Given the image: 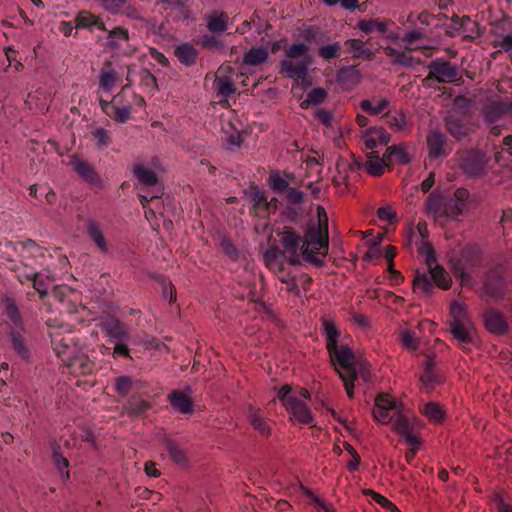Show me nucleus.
Returning a JSON list of instances; mask_svg holds the SVG:
<instances>
[{
  "mask_svg": "<svg viewBox=\"0 0 512 512\" xmlns=\"http://www.w3.org/2000/svg\"><path fill=\"white\" fill-rule=\"evenodd\" d=\"M50 336L57 355L70 369L72 374L87 375L93 371L95 364L87 355L77 351L76 347L71 344L72 339L61 338L58 340L53 332H50Z\"/></svg>",
  "mask_w": 512,
  "mask_h": 512,
  "instance_id": "obj_1",
  "label": "nucleus"
},
{
  "mask_svg": "<svg viewBox=\"0 0 512 512\" xmlns=\"http://www.w3.org/2000/svg\"><path fill=\"white\" fill-rule=\"evenodd\" d=\"M319 225L318 228H310L301 245L302 251L319 252L328 248V219L323 207H318Z\"/></svg>",
  "mask_w": 512,
  "mask_h": 512,
  "instance_id": "obj_2",
  "label": "nucleus"
},
{
  "mask_svg": "<svg viewBox=\"0 0 512 512\" xmlns=\"http://www.w3.org/2000/svg\"><path fill=\"white\" fill-rule=\"evenodd\" d=\"M279 242L282 246V252L287 257L291 265L300 264V254H302L303 238L291 227H284L277 232Z\"/></svg>",
  "mask_w": 512,
  "mask_h": 512,
  "instance_id": "obj_3",
  "label": "nucleus"
},
{
  "mask_svg": "<svg viewBox=\"0 0 512 512\" xmlns=\"http://www.w3.org/2000/svg\"><path fill=\"white\" fill-rule=\"evenodd\" d=\"M128 87V84L123 86L121 91L111 101L100 99V106L103 112L121 123L127 121L131 114V103L124 100Z\"/></svg>",
  "mask_w": 512,
  "mask_h": 512,
  "instance_id": "obj_4",
  "label": "nucleus"
},
{
  "mask_svg": "<svg viewBox=\"0 0 512 512\" xmlns=\"http://www.w3.org/2000/svg\"><path fill=\"white\" fill-rule=\"evenodd\" d=\"M429 73L423 82L429 85L430 80H436L438 83L457 82L461 76L457 68L449 61L442 58L435 59L428 64Z\"/></svg>",
  "mask_w": 512,
  "mask_h": 512,
  "instance_id": "obj_5",
  "label": "nucleus"
},
{
  "mask_svg": "<svg viewBox=\"0 0 512 512\" xmlns=\"http://www.w3.org/2000/svg\"><path fill=\"white\" fill-rule=\"evenodd\" d=\"M332 363L342 369V373H356V357L348 345L338 344L327 349Z\"/></svg>",
  "mask_w": 512,
  "mask_h": 512,
  "instance_id": "obj_6",
  "label": "nucleus"
},
{
  "mask_svg": "<svg viewBox=\"0 0 512 512\" xmlns=\"http://www.w3.org/2000/svg\"><path fill=\"white\" fill-rule=\"evenodd\" d=\"M506 293L507 282L505 278L496 271L489 272L483 284L481 297L498 302L505 298Z\"/></svg>",
  "mask_w": 512,
  "mask_h": 512,
  "instance_id": "obj_7",
  "label": "nucleus"
},
{
  "mask_svg": "<svg viewBox=\"0 0 512 512\" xmlns=\"http://www.w3.org/2000/svg\"><path fill=\"white\" fill-rule=\"evenodd\" d=\"M311 58L283 59L279 63V73L286 78L304 79L308 74Z\"/></svg>",
  "mask_w": 512,
  "mask_h": 512,
  "instance_id": "obj_8",
  "label": "nucleus"
},
{
  "mask_svg": "<svg viewBox=\"0 0 512 512\" xmlns=\"http://www.w3.org/2000/svg\"><path fill=\"white\" fill-rule=\"evenodd\" d=\"M484 326L494 335H504L509 331V323L505 315L497 308H487L483 313Z\"/></svg>",
  "mask_w": 512,
  "mask_h": 512,
  "instance_id": "obj_9",
  "label": "nucleus"
},
{
  "mask_svg": "<svg viewBox=\"0 0 512 512\" xmlns=\"http://www.w3.org/2000/svg\"><path fill=\"white\" fill-rule=\"evenodd\" d=\"M137 79H139L141 87L146 92L153 93L157 90L156 79L148 70L139 68L136 65H128L126 75L128 85H132Z\"/></svg>",
  "mask_w": 512,
  "mask_h": 512,
  "instance_id": "obj_10",
  "label": "nucleus"
},
{
  "mask_svg": "<svg viewBox=\"0 0 512 512\" xmlns=\"http://www.w3.org/2000/svg\"><path fill=\"white\" fill-rule=\"evenodd\" d=\"M286 410L292 415V418L302 425L316 426L310 408L303 402L302 399L297 398L294 401L288 402Z\"/></svg>",
  "mask_w": 512,
  "mask_h": 512,
  "instance_id": "obj_11",
  "label": "nucleus"
},
{
  "mask_svg": "<svg viewBox=\"0 0 512 512\" xmlns=\"http://www.w3.org/2000/svg\"><path fill=\"white\" fill-rule=\"evenodd\" d=\"M460 167L469 176H479L485 167L482 157L474 152L468 151L460 158Z\"/></svg>",
  "mask_w": 512,
  "mask_h": 512,
  "instance_id": "obj_12",
  "label": "nucleus"
},
{
  "mask_svg": "<svg viewBox=\"0 0 512 512\" xmlns=\"http://www.w3.org/2000/svg\"><path fill=\"white\" fill-rule=\"evenodd\" d=\"M71 166L77 172V174L87 183L92 185H99L101 180L93 166L86 160L81 159L77 156L71 158Z\"/></svg>",
  "mask_w": 512,
  "mask_h": 512,
  "instance_id": "obj_13",
  "label": "nucleus"
},
{
  "mask_svg": "<svg viewBox=\"0 0 512 512\" xmlns=\"http://www.w3.org/2000/svg\"><path fill=\"white\" fill-rule=\"evenodd\" d=\"M427 147L429 149V156L431 158H438L446 156L447 139L440 131H431L427 135Z\"/></svg>",
  "mask_w": 512,
  "mask_h": 512,
  "instance_id": "obj_14",
  "label": "nucleus"
},
{
  "mask_svg": "<svg viewBox=\"0 0 512 512\" xmlns=\"http://www.w3.org/2000/svg\"><path fill=\"white\" fill-rule=\"evenodd\" d=\"M337 82L345 90H351L361 81V73L356 66L341 68L336 75Z\"/></svg>",
  "mask_w": 512,
  "mask_h": 512,
  "instance_id": "obj_15",
  "label": "nucleus"
},
{
  "mask_svg": "<svg viewBox=\"0 0 512 512\" xmlns=\"http://www.w3.org/2000/svg\"><path fill=\"white\" fill-rule=\"evenodd\" d=\"M119 79V73L113 68L110 62H106L99 73V90L110 93Z\"/></svg>",
  "mask_w": 512,
  "mask_h": 512,
  "instance_id": "obj_16",
  "label": "nucleus"
},
{
  "mask_svg": "<svg viewBox=\"0 0 512 512\" xmlns=\"http://www.w3.org/2000/svg\"><path fill=\"white\" fill-rule=\"evenodd\" d=\"M445 128L457 140L463 139L471 131L470 126L464 120L454 115H449L445 118Z\"/></svg>",
  "mask_w": 512,
  "mask_h": 512,
  "instance_id": "obj_17",
  "label": "nucleus"
},
{
  "mask_svg": "<svg viewBox=\"0 0 512 512\" xmlns=\"http://www.w3.org/2000/svg\"><path fill=\"white\" fill-rule=\"evenodd\" d=\"M86 230L89 238L97 248L101 252L107 253L109 251V245L104 237L100 223L95 220H89L86 225Z\"/></svg>",
  "mask_w": 512,
  "mask_h": 512,
  "instance_id": "obj_18",
  "label": "nucleus"
},
{
  "mask_svg": "<svg viewBox=\"0 0 512 512\" xmlns=\"http://www.w3.org/2000/svg\"><path fill=\"white\" fill-rule=\"evenodd\" d=\"M450 332L453 337L462 344L471 343L475 330L470 322L450 324Z\"/></svg>",
  "mask_w": 512,
  "mask_h": 512,
  "instance_id": "obj_19",
  "label": "nucleus"
},
{
  "mask_svg": "<svg viewBox=\"0 0 512 512\" xmlns=\"http://www.w3.org/2000/svg\"><path fill=\"white\" fill-rule=\"evenodd\" d=\"M102 328L115 342L126 341L128 339V334L124 325L116 319L110 318L105 320L102 322Z\"/></svg>",
  "mask_w": 512,
  "mask_h": 512,
  "instance_id": "obj_20",
  "label": "nucleus"
},
{
  "mask_svg": "<svg viewBox=\"0 0 512 512\" xmlns=\"http://www.w3.org/2000/svg\"><path fill=\"white\" fill-rule=\"evenodd\" d=\"M171 406L182 414L193 412V403L190 397L182 391H174L169 396Z\"/></svg>",
  "mask_w": 512,
  "mask_h": 512,
  "instance_id": "obj_21",
  "label": "nucleus"
},
{
  "mask_svg": "<svg viewBox=\"0 0 512 512\" xmlns=\"http://www.w3.org/2000/svg\"><path fill=\"white\" fill-rule=\"evenodd\" d=\"M133 172L138 181L143 186L153 189H156V187H161L160 185H158V178L156 174L149 168L141 164H137L134 166Z\"/></svg>",
  "mask_w": 512,
  "mask_h": 512,
  "instance_id": "obj_22",
  "label": "nucleus"
},
{
  "mask_svg": "<svg viewBox=\"0 0 512 512\" xmlns=\"http://www.w3.org/2000/svg\"><path fill=\"white\" fill-rule=\"evenodd\" d=\"M392 23L389 19H362L358 22V28L366 33L370 34L374 31H379L380 33H385L388 30L389 25Z\"/></svg>",
  "mask_w": 512,
  "mask_h": 512,
  "instance_id": "obj_23",
  "label": "nucleus"
},
{
  "mask_svg": "<svg viewBox=\"0 0 512 512\" xmlns=\"http://www.w3.org/2000/svg\"><path fill=\"white\" fill-rule=\"evenodd\" d=\"M283 259L287 260V257L277 246L270 247L263 255L265 265L272 271L281 269L282 264H284Z\"/></svg>",
  "mask_w": 512,
  "mask_h": 512,
  "instance_id": "obj_24",
  "label": "nucleus"
},
{
  "mask_svg": "<svg viewBox=\"0 0 512 512\" xmlns=\"http://www.w3.org/2000/svg\"><path fill=\"white\" fill-rule=\"evenodd\" d=\"M248 420L253 428L262 436L268 437L271 433V426L259 410L250 409Z\"/></svg>",
  "mask_w": 512,
  "mask_h": 512,
  "instance_id": "obj_25",
  "label": "nucleus"
},
{
  "mask_svg": "<svg viewBox=\"0 0 512 512\" xmlns=\"http://www.w3.org/2000/svg\"><path fill=\"white\" fill-rule=\"evenodd\" d=\"M269 58L268 49L265 47H252L243 56V63L249 66H257L266 62Z\"/></svg>",
  "mask_w": 512,
  "mask_h": 512,
  "instance_id": "obj_26",
  "label": "nucleus"
},
{
  "mask_svg": "<svg viewBox=\"0 0 512 512\" xmlns=\"http://www.w3.org/2000/svg\"><path fill=\"white\" fill-rule=\"evenodd\" d=\"M429 273L433 282L441 289H449L451 286L452 279L449 273L440 265L431 264V267H428Z\"/></svg>",
  "mask_w": 512,
  "mask_h": 512,
  "instance_id": "obj_27",
  "label": "nucleus"
},
{
  "mask_svg": "<svg viewBox=\"0 0 512 512\" xmlns=\"http://www.w3.org/2000/svg\"><path fill=\"white\" fill-rule=\"evenodd\" d=\"M421 382L429 389L443 381V377L435 370L434 362L430 359L426 360L425 371L421 375Z\"/></svg>",
  "mask_w": 512,
  "mask_h": 512,
  "instance_id": "obj_28",
  "label": "nucleus"
},
{
  "mask_svg": "<svg viewBox=\"0 0 512 512\" xmlns=\"http://www.w3.org/2000/svg\"><path fill=\"white\" fill-rule=\"evenodd\" d=\"M445 200L440 194L432 192L425 201L426 212L436 218L443 216Z\"/></svg>",
  "mask_w": 512,
  "mask_h": 512,
  "instance_id": "obj_29",
  "label": "nucleus"
},
{
  "mask_svg": "<svg viewBox=\"0 0 512 512\" xmlns=\"http://www.w3.org/2000/svg\"><path fill=\"white\" fill-rule=\"evenodd\" d=\"M76 27L79 29L83 28H96L98 30H106L104 24L99 21L94 15L87 11H81L78 13L76 19Z\"/></svg>",
  "mask_w": 512,
  "mask_h": 512,
  "instance_id": "obj_30",
  "label": "nucleus"
},
{
  "mask_svg": "<svg viewBox=\"0 0 512 512\" xmlns=\"http://www.w3.org/2000/svg\"><path fill=\"white\" fill-rule=\"evenodd\" d=\"M253 210L256 216L266 218L269 215L268 199L264 192L256 191L251 194Z\"/></svg>",
  "mask_w": 512,
  "mask_h": 512,
  "instance_id": "obj_31",
  "label": "nucleus"
},
{
  "mask_svg": "<svg viewBox=\"0 0 512 512\" xmlns=\"http://www.w3.org/2000/svg\"><path fill=\"white\" fill-rule=\"evenodd\" d=\"M49 95L43 90H36L33 93H29L25 103L30 108H37L39 110H45L48 107Z\"/></svg>",
  "mask_w": 512,
  "mask_h": 512,
  "instance_id": "obj_32",
  "label": "nucleus"
},
{
  "mask_svg": "<svg viewBox=\"0 0 512 512\" xmlns=\"http://www.w3.org/2000/svg\"><path fill=\"white\" fill-rule=\"evenodd\" d=\"M364 168L374 177H379L384 173L383 161H380V157L376 151H371L367 154Z\"/></svg>",
  "mask_w": 512,
  "mask_h": 512,
  "instance_id": "obj_33",
  "label": "nucleus"
},
{
  "mask_svg": "<svg viewBox=\"0 0 512 512\" xmlns=\"http://www.w3.org/2000/svg\"><path fill=\"white\" fill-rule=\"evenodd\" d=\"M413 290L429 296L434 290V285L428 275L417 272L413 280Z\"/></svg>",
  "mask_w": 512,
  "mask_h": 512,
  "instance_id": "obj_34",
  "label": "nucleus"
},
{
  "mask_svg": "<svg viewBox=\"0 0 512 512\" xmlns=\"http://www.w3.org/2000/svg\"><path fill=\"white\" fill-rule=\"evenodd\" d=\"M175 54L179 61L186 65L193 64L197 59V50L189 44L178 46L175 50Z\"/></svg>",
  "mask_w": 512,
  "mask_h": 512,
  "instance_id": "obj_35",
  "label": "nucleus"
},
{
  "mask_svg": "<svg viewBox=\"0 0 512 512\" xmlns=\"http://www.w3.org/2000/svg\"><path fill=\"white\" fill-rule=\"evenodd\" d=\"M309 46L306 43H294L285 50L287 59L311 58L308 54Z\"/></svg>",
  "mask_w": 512,
  "mask_h": 512,
  "instance_id": "obj_36",
  "label": "nucleus"
},
{
  "mask_svg": "<svg viewBox=\"0 0 512 512\" xmlns=\"http://www.w3.org/2000/svg\"><path fill=\"white\" fill-rule=\"evenodd\" d=\"M422 412L430 421L435 423H439L444 419V412L442 408L434 402L426 403Z\"/></svg>",
  "mask_w": 512,
  "mask_h": 512,
  "instance_id": "obj_37",
  "label": "nucleus"
},
{
  "mask_svg": "<svg viewBox=\"0 0 512 512\" xmlns=\"http://www.w3.org/2000/svg\"><path fill=\"white\" fill-rule=\"evenodd\" d=\"M395 415V420L393 424V431L398 434L399 436L403 437L409 432L412 431V428L410 426L409 420L406 416H404L400 410L397 411Z\"/></svg>",
  "mask_w": 512,
  "mask_h": 512,
  "instance_id": "obj_38",
  "label": "nucleus"
},
{
  "mask_svg": "<svg viewBox=\"0 0 512 512\" xmlns=\"http://www.w3.org/2000/svg\"><path fill=\"white\" fill-rule=\"evenodd\" d=\"M229 127L234 130L229 137L227 138V144L228 146L226 148L230 150H234L238 147H240L241 143L243 142L244 138L247 136V132L244 129H237L234 125V123L230 122Z\"/></svg>",
  "mask_w": 512,
  "mask_h": 512,
  "instance_id": "obj_39",
  "label": "nucleus"
},
{
  "mask_svg": "<svg viewBox=\"0 0 512 512\" xmlns=\"http://www.w3.org/2000/svg\"><path fill=\"white\" fill-rule=\"evenodd\" d=\"M389 106V101L387 99H380L377 101L376 105H372L370 100H363L360 102V108L370 114V115H378L383 112Z\"/></svg>",
  "mask_w": 512,
  "mask_h": 512,
  "instance_id": "obj_40",
  "label": "nucleus"
},
{
  "mask_svg": "<svg viewBox=\"0 0 512 512\" xmlns=\"http://www.w3.org/2000/svg\"><path fill=\"white\" fill-rule=\"evenodd\" d=\"M4 305V311L7 317L15 324V326L20 327L21 326V315L19 313V310L17 306L15 305L14 301L6 297L3 300Z\"/></svg>",
  "mask_w": 512,
  "mask_h": 512,
  "instance_id": "obj_41",
  "label": "nucleus"
},
{
  "mask_svg": "<svg viewBox=\"0 0 512 512\" xmlns=\"http://www.w3.org/2000/svg\"><path fill=\"white\" fill-rule=\"evenodd\" d=\"M129 39L127 30L123 28H114L109 31V44L116 48H123V42Z\"/></svg>",
  "mask_w": 512,
  "mask_h": 512,
  "instance_id": "obj_42",
  "label": "nucleus"
},
{
  "mask_svg": "<svg viewBox=\"0 0 512 512\" xmlns=\"http://www.w3.org/2000/svg\"><path fill=\"white\" fill-rule=\"evenodd\" d=\"M450 314L452 317L450 324L470 322L463 304L453 302L451 304Z\"/></svg>",
  "mask_w": 512,
  "mask_h": 512,
  "instance_id": "obj_43",
  "label": "nucleus"
},
{
  "mask_svg": "<svg viewBox=\"0 0 512 512\" xmlns=\"http://www.w3.org/2000/svg\"><path fill=\"white\" fill-rule=\"evenodd\" d=\"M323 329L326 336V348L337 344L339 332L335 324L328 320H323Z\"/></svg>",
  "mask_w": 512,
  "mask_h": 512,
  "instance_id": "obj_44",
  "label": "nucleus"
},
{
  "mask_svg": "<svg viewBox=\"0 0 512 512\" xmlns=\"http://www.w3.org/2000/svg\"><path fill=\"white\" fill-rule=\"evenodd\" d=\"M504 113H507L505 103H492L485 109V120L492 123Z\"/></svg>",
  "mask_w": 512,
  "mask_h": 512,
  "instance_id": "obj_45",
  "label": "nucleus"
},
{
  "mask_svg": "<svg viewBox=\"0 0 512 512\" xmlns=\"http://www.w3.org/2000/svg\"><path fill=\"white\" fill-rule=\"evenodd\" d=\"M386 123L394 131L402 130L406 125V117L403 113L396 112L394 114L387 113L384 115Z\"/></svg>",
  "mask_w": 512,
  "mask_h": 512,
  "instance_id": "obj_46",
  "label": "nucleus"
},
{
  "mask_svg": "<svg viewBox=\"0 0 512 512\" xmlns=\"http://www.w3.org/2000/svg\"><path fill=\"white\" fill-rule=\"evenodd\" d=\"M464 208L461 202L452 198L446 199L443 216L458 217L463 213Z\"/></svg>",
  "mask_w": 512,
  "mask_h": 512,
  "instance_id": "obj_47",
  "label": "nucleus"
},
{
  "mask_svg": "<svg viewBox=\"0 0 512 512\" xmlns=\"http://www.w3.org/2000/svg\"><path fill=\"white\" fill-rule=\"evenodd\" d=\"M340 43L335 42L333 44H328L320 47L318 49V56L323 58L324 60H331L333 58L339 57L340 55Z\"/></svg>",
  "mask_w": 512,
  "mask_h": 512,
  "instance_id": "obj_48",
  "label": "nucleus"
},
{
  "mask_svg": "<svg viewBox=\"0 0 512 512\" xmlns=\"http://www.w3.org/2000/svg\"><path fill=\"white\" fill-rule=\"evenodd\" d=\"M11 341L15 352L24 359L28 358L29 350L25 344L22 335L17 332H12Z\"/></svg>",
  "mask_w": 512,
  "mask_h": 512,
  "instance_id": "obj_49",
  "label": "nucleus"
},
{
  "mask_svg": "<svg viewBox=\"0 0 512 512\" xmlns=\"http://www.w3.org/2000/svg\"><path fill=\"white\" fill-rule=\"evenodd\" d=\"M92 136L96 141L97 147L99 149H104L108 147L111 143L110 133L101 127H96L92 131Z\"/></svg>",
  "mask_w": 512,
  "mask_h": 512,
  "instance_id": "obj_50",
  "label": "nucleus"
},
{
  "mask_svg": "<svg viewBox=\"0 0 512 512\" xmlns=\"http://www.w3.org/2000/svg\"><path fill=\"white\" fill-rule=\"evenodd\" d=\"M166 448L170 457L177 464H184L186 462V455L184 451L176 443L172 442L171 440H167Z\"/></svg>",
  "mask_w": 512,
  "mask_h": 512,
  "instance_id": "obj_51",
  "label": "nucleus"
},
{
  "mask_svg": "<svg viewBox=\"0 0 512 512\" xmlns=\"http://www.w3.org/2000/svg\"><path fill=\"white\" fill-rule=\"evenodd\" d=\"M380 406L393 410L394 414L399 411L397 403L388 394L381 393L376 397L374 407L380 408Z\"/></svg>",
  "mask_w": 512,
  "mask_h": 512,
  "instance_id": "obj_52",
  "label": "nucleus"
},
{
  "mask_svg": "<svg viewBox=\"0 0 512 512\" xmlns=\"http://www.w3.org/2000/svg\"><path fill=\"white\" fill-rule=\"evenodd\" d=\"M406 144L396 145V150L393 152L394 161L400 165L410 163L411 156L407 150Z\"/></svg>",
  "mask_w": 512,
  "mask_h": 512,
  "instance_id": "obj_53",
  "label": "nucleus"
},
{
  "mask_svg": "<svg viewBox=\"0 0 512 512\" xmlns=\"http://www.w3.org/2000/svg\"><path fill=\"white\" fill-rule=\"evenodd\" d=\"M53 462L56 468L61 473L62 478L66 481L69 479V472L67 471V468L69 466V462L66 458L61 456L56 450H54L53 453Z\"/></svg>",
  "mask_w": 512,
  "mask_h": 512,
  "instance_id": "obj_54",
  "label": "nucleus"
},
{
  "mask_svg": "<svg viewBox=\"0 0 512 512\" xmlns=\"http://www.w3.org/2000/svg\"><path fill=\"white\" fill-rule=\"evenodd\" d=\"M150 408V403L146 400H134L128 403L127 409L133 416H140Z\"/></svg>",
  "mask_w": 512,
  "mask_h": 512,
  "instance_id": "obj_55",
  "label": "nucleus"
},
{
  "mask_svg": "<svg viewBox=\"0 0 512 512\" xmlns=\"http://www.w3.org/2000/svg\"><path fill=\"white\" fill-rule=\"evenodd\" d=\"M373 417L376 421L382 424L389 423L393 418H395V415L393 413V410H389L387 408H384L383 406H380V408L373 409Z\"/></svg>",
  "mask_w": 512,
  "mask_h": 512,
  "instance_id": "obj_56",
  "label": "nucleus"
},
{
  "mask_svg": "<svg viewBox=\"0 0 512 512\" xmlns=\"http://www.w3.org/2000/svg\"><path fill=\"white\" fill-rule=\"evenodd\" d=\"M368 135L373 136L380 145H387L390 142V135L383 127H370Z\"/></svg>",
  "mask_w": 512,
  "mask_h": 512,
  "instance_id": "obj_57",
  "label": "nucleus"
},
{
  "mask_svg": "<svg viewBox=\"0 0 512 512\" xmlns=\"http://www.w3.org/2000/svg\"><path fill=\"white\" fill-rule=\"evenodd\" d=\"M418 251L420 254L426 256V264L428 267H431V264L436 263L434 248L430 242L422 241Z\"/></svg>",
  "mask_w": 512,
  "mask_h": 512,
  "instance_id": "obj_58",
  "label": "nucleus"
},
{
  "mask_svg": "<svg viewBox=\"0 0 512 512\" xmlns=\"http://www.w3.org/2000/svg\"><path fill=\"white\" fill-rule=\"evenodd\" d=\"M128 0H101L102 6L112 13L124 12Z\"/></svg>",
  "mask_w": 512,
  "mask_h": 512,
  "instance_id": "obj_59",
  "label": "nucleus"
},
{
  "mask_svg": "<svg viewBox=\"0 0 512 512\" xmlns=\"http://www.w3.org/2000/svg\"><path fill=\"white\" fill-rule=\"evenodd\" d=\"M338 374H339L340 378L344 382L345 390H346V393H347L348 397L349 398H353L354 397V384H353V382L357 378L358 372L350 373V374H344L340 370H338Z\"/></svg>",
  "mask_w": 512,
  "mask_h": 512,
  "instance_id": "obj_60",
  "label": "nucleus"
},
{
  "mask_svg": "<svg viewBox=\"0 0 512 512\" xmlns=\"http://www.w3.org/2000/svg\"><path fill=\"white\" fill-rule=\"evenodd\" d=\"M367 494L371 495L373 500L380 504L382 507L387 508L391 512H401L395 504L389 501L386 497L381 494H378L372 490H368Z\"/></svg>",
  "mask_w": 512,
  "mask_h": 512,
  "instance_id": "obj_61",
  "label": "nucleus"
},
{
  "mask_svg": "<svg viewBox=\"0 0 512 512\" xmlns=\"http://www.w3.org/2000/svg\"><path fill=\"white\" fill-rule=\"evenodd\" d=\"M269 181L271 189L276 193L286 192L290 188L288 182L279 175H271Z\"/></svg>",
  "mask_w": 512,
  "mask_h": 512,
  "instance_id": "obj_62",
  "label": "nucleus"
},
{
  "mask_svg": "<svg viewBox=\"0 0 512 512\" xmlns=\"http://www.w3.org/2000/svg\"><path fill=\"white\" fill-rule=\"evenodd\" d=\"M132 380L127 376H120L115 380V389L118 394L125 396L130 391Z\"/></svg>",
  "mask_w": 512,
  "mask_h": 512,
  "instance_id": "obj_63",
  "label": "nucleus"
},
{
  "mask_svg": "<svg viewBox=\"0 0 512 512\" xmlns=\"http://www.w3.org/2000/svg\"><path fill=\"white\" fill-rule=\"evenodd\" d=\"M312 105H319L327 98V91L324 88H313L307 94Z\"/></svg>",
  "mask_w": 512,
  "mask_h": 512,
  "instance_id": "obj_64",
  "label": "nucleus"
}]
</instances>
